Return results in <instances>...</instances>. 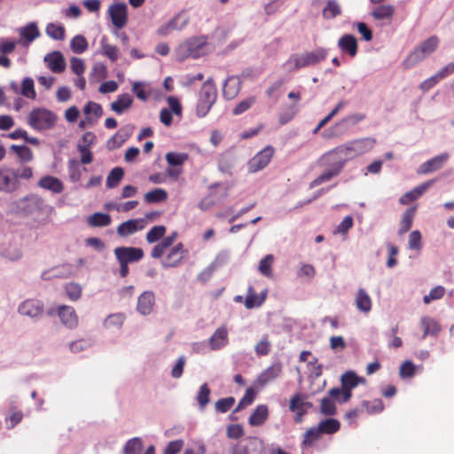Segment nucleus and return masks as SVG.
<instances>
[{"mask_svg": "<svg viewBox=\"0 0 454 454\" xmlns=\"http://www.w3.org/2000/svg\"><path fill=\"white\" fill-rule=\"evenodd\" d=\"M375 144L376 140L372 137L356 139L325 153L323 155V160L329 162L333 156H337L346 159L347 161L348 159H352L371 151Z\"/></svg>", "mask_w": 454, "mask_h": 454, "instance_id": "obj_1", "label": "nucleus"}, {"mask_svg": "<svg viewBox=\"0 0 454 454\" xmlns=\"http://www.w3.org/2000/svg\"><path fill=\"white\" fill-rule=\"evenodd\" d=\"M439 42V38L436 35H432L421 42L403 61V67L404 69H410L422 62L436 51Z\"/></svg>", "mask_w": 454, "mask_h": 454, "instance_id": "obj_2", "label": "nucleus"}, {"mask_svg": "<svg viewBox=\"0 0 454 454\" xmlns=\"http://www.w3.org/2000/svg\"><path fill=\"white\" fill-rule=\"evenodd\" d=\"M120 268V275L125 278L129 274V263L139 262L144 257V251L140 247H118L114 251Z\"/></svg>", "mask_w": 454, "mask_h": 454, "instance_id": "obj_3", "label": "nucleus"}, {"mask_svg": "<svg viewBox=\"0 0 454 454\" xmlns=\"http://www.w3.org/2000/svg\"><path fill=\"white\" fill-rule=\"evenodd\" d=\"M217 98V90L211 79L207 80L199 94V100L196 106V114L199 117L206 116L215 104Z\"/></svg>", "mask_w": 454, "mask_h": 454, "instance_id": "obj_4", "label": "nucleus"}, {"mask_svg": "<svg viewBox=\"0 0 454 454\" xmlns=\"http://www.w3.org/2000/svg\"><path fill=\"white\" fill-rule=\"evenodd\" d=\"M56 121L57 116L51 111L37 108L30 112L27 123L34 129L42 131L54 127Z\"/></svg>", "mask_w": 454, "mask_h": 454, "instance_id": "obj_5", "label": "nucleus"}, {"mask_svg": "<svg viewBox=\"0 0 454 454\" xmlns=\"http://www.w3.org/2000/svg\"><path fill=\"white\" fill-rule=\"evenodd\" d=\"M346 162V159H342L341 157L333 156L331 161L324 160L323 156L319 160V164L321 166H329L330 168L324 171L321 175H319L316 179H314L310 187L318 186L324 183L329 182L333 177L337 176L344 168Z\"/></svg>", "mask_w": 454, "mask_h": 454, "instance_id": "obj_6", "label": "nucleus"}, {"mask_svg": "<svg viewBox=\"0 0 454 454\" xmlns=\"http://www.w3.org/2000/svg\"><path fill=\"white\" fill-rule=\"evenodd\" d=\"M275 153L274 147L267 145L257 153L248 162L250 172L255 173L263 169L270 162Z\"/></svg>", "mask_w": 454, "mask_h": 454, "instance_id": "obj_7", "label": "nucleus"}, {"mask_svg": "<svg viewBox=\"0 0 454 454\" xmlns=\"http://www.w3.org/2000/svg\"><path fill=\"white\" fill-rule=\"evenodd\" d=\"M108 14L117 29L123 28L128 23V8L124 3H115L109 6Z\"/></svg>", "mask_w": 454, "mask_h": 454, "instance_id": "obj_8", "label": "nucleus"}, {"mask_svg": "<svg viewBox=\"0 0 454 454\" xmlns=\"http://www.w3.org/2000/svg\"><path fill=\"white\" fill-rule=\"evenodd\" d=\"M312 406L311 403L305 402V395L301 393H296L291 398L289 403V409L291 411L295 412L294 421L301 423L303 416L307 413L308 409Z\"/></svg>", "mask_w": 454, "mask_h": 454, "instance_id": "obj_9", "label": "nucleus"}, {"mask_svg": "<svg viewBox=\"0 0 454 454\" xmlns=\"http://www.w3.org/2000/svg\"><path fill=\"white\" fill-rule=\"evenodd\" d=\"M207 40L205 37H194L186 41L181 48L188 57L197 59L204 54Z\"/></svg>", "mask_w": 454, "mask_h": 454, "instance_id": "obj_10", "label": "nucleus"}, {"mask_svg": "<svg viewBox=\"0 0 454 454\" xmlns=\"http://www.w3.org/2000/svg\"><path fill=\"white\" fill-rule=\"evenodd\" d=\"M449 158H450V154L447 153L439 154V155L425 161L424 163H422L419 166L418 172L419 174L427 175L431 172L437 171V170L441 169L445 165V163L448 161Z\"/></svg>", "mask_w": 454, "mask_h": 454, "instance_id": "obj_11", "label": "nucleus"}, {"mask_svg": "<svg viewBox=\"0 0 454 454\" xmlns=\"http://www.w3.org/2000/svg\"><path fill=\"white\" fill-rule=\"evenodd\" d=\"M147 223L143 218L129 219L121 223L116 230L120 237H128L135 232L143 230Z\"/></svg>", "mask_w": 454, "mask_h": 454, "instance_id": "obj_12", "label": "nucleus"}, {"mask_svg": "<svg viewBox=\"0 0 454 454\" xmlns=\"http://www.w3.org/2000/svg\"><path fill=\"white\" fill-rule=\"evenodd\" d=\"M11 169H0V191L12 193L19 189L20 182L18 176Z\"/></svg>", "mask_w": 454, "mask_h": 454, "instance_id": "obj_13", "label": "nucleus"}, {"mask_svg": "<svg viewBox=\"0 0 454 454\" xmlns=\"http://www.w3.org/2000/svg\"><path fill=\"white\" fill-rule=\"evenodd\" d=\"M43 311V303L36 299H27L19 306V312L30 317H36L42 315Z\"/></svg>", "mask_w": 454, "mask_h": 454, "instance_id": "obj_14", "label": "nucleus"}, {"mask_svg": "<svg viewBox=\"0 0 454 454\" xmlns=\"http://www.w3.org/2000/svg\"><path fill=\"white\" fill-rule=\"evenodd\" d=\"M57 313L61 323L67 328L73 329L78 325V317L73 307L60 305L58 308Z\"/></svg>", "mask_w": 454, "mask_h": 454, "instance_id": "obj_15", "label": "nucleus"}, {"mask_svg": "<svg viewBox=\"0 0 454 454\" xmlns=\"http://www.w3.org/2000/svg\"><path fill=\"white\" fill-rule=\"evenodd\" d=\"M154 305V293L152 291H145L138 296L137 309L140 314L146 316L152 313Z\"/></svg>", "mask_w": 454, "mask_h": 454, "instance_id": "obj_16", "label": "nucleus"}, {"mask_svg": "<svg viewBox=\"0 0 454 454\" xmlns=\"http://www.w3.org/2000/svg\"><path fill=\"white\" fill-rule=\"evenodd\" d=\"M186 253L182 243H178L170 249L167 254L163 262L164 267H176L179 265L184 259V254Z\"/></svg>", "mask_w": 454, "mask_h": 454, "instance_id": "obj_17", "label": "nucleus"}, {"mask_svg": "<svg viewBox=\"0 0 454 454\" xmlns=\"http://www.w3.org/2000/svg\"><path fill=\"white\" fill-rule=\"evenodd\" d=\"M340 50L354 58L357 54L358 44L356 38L350 34L342 35L338 41Z\"/></svg>", "mask_w": 454, "mask_h": 454, "instance_id": "obj_18", "label": "nucleus"}, {"mask_svg": "<svg viewBox=\"0 0 454 454\" xmlns=\"http://www.w3.org/2000/svg\"><path fill=\"white\" fill-rule=\"evenodd\" d=\"M241 89V82L237 76H230L223 83V95L227 100L238 96Z\"/></svg>", "mask_w": 454, "mask_h": 454, "instance_id": "obj_19", "label": "nucleus"}, {"mask_svg": "<svg viewBox=\"0 0 454 454\" xmlns=\"http://www.w3.org/2000/svg\"><path fill=\"white\" fill-rule=\"evenodd\" d=\"M228 343V331L225 326L217 328L208 340L209 347L212 350H217Z\"/></svg>", "mask_w": 454, "mask_h": 454, "instance_id": "obj_20", "label": "nucleus"}, {"mask_svg": "<svg viewBox=\"0 0 454 454\" xmlns=\"http://www.w3.org/2000/svg\"><path fill=\"white\" fill-rule=\"evenodd\" d=\"M433 180L427 181L423 183L422 184L415 187L414 189L405 192L400 199L399 203L402 205H407L417 199H419L427 189L430 187V185L433 184Z\"/></svg>", "mask_w": 454, "mask_h": 454, "instance_id": "obj_21", "label": "nucleus"}, {"mask_svg": "<svg viewBox=\"0 0 454 454\" xmlns=\"http://www.w3.org/2000/svg\"><path fill=\"white\" fill-rule=\"evenodd\" d=\"M282 372L281 363H275L266 368L257 378L260 385L264 386L277 379Z\"/></svg>", "mask_w": 454, "mask_h": 454, "instance_id": "obj_22", "label": "nucleus"}, {"mask_svg": "<svg viewBox=\"0 0 454 454\" xmlns=\"http://www.w3.org/2000/svg\"><path fill=\"white\" fill-rule=\"evenodd\" d=\"M44 61L47 62L48 67L53 73H62L66 68L64 57L59 51H53L52 53L48 54L44 58Z\"/></svg>", "mask_w": 454, "mask_h": 454, "instance_id": "obj_23", "label": "nucleus"}, {"mask_svg": "<svg viewBox=\"0 0 454 454\" xmlns=\"http://www.w3.org/2000/svg\"><path fill=\"white\" fill-rule=\"evenodd\" d=\"M38 185L54 193H61L64 190L63 183L58 177L52 176H43L39 180Z\"/></svg>", "mask_w": 454, "mask_h": 454, "instance_id": "obj_24", "label": "nucleus"}, {"mask_svg": "<svg viewBox=\"0 0 454 454\" xmlns=\"http://www.w3.org/2000/svg\"><path fill=\"white\" fill-rule=\"evenodd\" d=\"M267 297V290L262 291L260 294H257L253 286H249L247 289V294L245 300V307L247 309H253L254 307H260Z\"/></svg>", "mask_w": 454, "mask_h": 454, "instance_id": "obj_25", "label": "nucleus"}, {"mask_svg": "<svg viewBox=\"0 0 454 454\" xmlns=\"http://www.w3.org/2000/svg\"><path fill=\"white\" fill-rule=\"evenodd\" d=\"M395 11V6L392 4H380L372 11L371 15L376 20L391 21L394 17Z\"/></svg>", "mask_w": 454, "mask_h": 454, "instance_id": "obj_26", "label": "nucleus"}, {"mask_svg": "<svg viewBox=\"0 0 454 454\" xmlns=\"http://www.w3.org/2000/svg\"><path fill=\"white\" fill-rule=\"evenodd\" d=\"M420 326L423 329L422 339H425L427 336H436L441 331V325L439 323L429 317H423L420 319Z\"/></svg>", "mask_w": 454, "mask_h": 454, "instance_id": "obj_27", "label": "nucleus"}, {"mask_svg": "<svg viewBox=\"0 0 454 454\" xmlns=\"http://www.w3.org/2000/svg\"><path fill=\"white\" fill-rule=\"evenodd\" d=\"M132 103L133 98L129 94H121L117 97L116 100L111 104V110L117 114H121L123 112L131 107Z\"/></svg>", "mask_w": 454, "mask_h": 454, "instance_id": "obj_28", "label": "nucleus"}, {"mask_svg": "<svg viewBox=\"0 0 454 454\" xmlns=\"http://www.w3.org/2000/svg\"><path fill=\"white\" fill-rule=\"evenodd\" d=\"M83 113L88 123L92 125L103 114V108L99 104L89 101L83 108Z\"/></svg>", "mask_w": 454, "mask_h": 454, "instance_id": "obj_29", "label": "nucleus"}, {"mask_svg": "<svg viewBox=\"0 0 454 454\" xmlns=\"http://www.w3.org/2000/svg\"><path fill=\"white\" fill-rule=\"evenodd\" d=\"M269 411L267 405H258L250 415L248 422L253 427L262 426L268 419Z\"/></svg>", "mask_w": 454, "mask_h": 454, "instance_id": "obj_30", "label": "nucleus"}, {"mask_svg": "<svg viewBox=\"0 0 454 454\" xmlns=\"http://www.w3.org/2000/svg\"><path fill=\"white\" fill-rule=\"evenodd\" d=\"M101 54L112 62L118 60L120 57V51L116 45L111 44L106 36H103L100 40Z\"/></svg>", "mask_w": 454, "mask_h": 454, "instance_id": "obj_31", "label": "nucleus"}, {"mask_svg": "<svg viewBox=\"0 0 454 454\" xmlns=\"http://www.w3.org/2000/svg\"><path fill=\"white\" fill-rule=\"evenodd\" d=\"M416 211L417 206L411 207L404 211L400 222V228L398 231L399 235H403L406 233L408 231H410L413 223Z\"/></svg>", "mask_w": 454, "mask_h": 454, "instance_id": "obj_32", "label": "nucleus"}, {"mask_svg": "<svg viewBox=\"0 0 454 454\" xmlns=\"http://www.w3.org/2000/svg\"><path fill=\"white\" fill-rule=\"evenodd\" d=\"M340 383L342 388L345 390V395L351 398L352 390L357 387L356 373L351 371L346 372L340 378Z\"/></svg>", "mask_w": 454, "mask_h": 454, "instance_id": "obj_33", "label": "nucleus"}, {"mask_svg": "<svg viewBox=\"0 0 454 454\" xmlns=\"http://www.w3.org/2000/svg\"><path fill=\"white\" fill-rule=\"evenodd\" d=\"M112 223L111 215L106 213L97 212L87 218V223L90 227H106Z\"/></svg>", "mask_w": 454, "mask_h": 454, "instance_id": "obj_34", "label": "nucleus"}, {"mask_svg": "<svg viewBox=\"0 0 454 454\" xmlns=\"http://www.w3.org/2000/svg\"><path fill=\"white\" fill-rule=\"evenodd\" d=\"M355 302L357 309L362 312L368 313L372 309L371 297L363 288L358 289Z\"/></svg>", "mask_w": 454, "mask_h": 454, "instance_id": "obj_35", "label": "nucleus"}, {"mask_svg": "<svg viewBox=\"0 0 454 454\" xmlns=\"http://www.w3.org/2000/svg\"><path fill=\"white\" fill-rule=\"evenodd\" d=\"M317 427L322 434H333L340 430V423L336 419L329 418L321 420Z\"/></svg>", "mask_w": 454, "mask_h": 454, "instance_id": "obj_36", "label": "nucleus"}, {"mask_svg": "<svg viewBox=\"0 0 454 454\" xmlns=\"http://www.w3.org/2000/svg\"><path fill=\"white\" fill-rule=\"evenodd\" d=\"M124 176V170L121 167L114 168L107 176L106 185L113 189L119 185Z\"/></svg>", "mask_w": 454, "mask_h": 454, "instance_id": "obj_37", "label": "nucleus"}, {"mask_svg": "<svg viewBox=\"0 0 454 454\" xmlns=\"http://www.w3.org/2000/svg\"><path fill=\"white\" fill-rule=\"evenodd\" d=\"M304 57L306 66H312L319 63L326 58V51L325 49H317L313 51L305 52Z\"/></svg>", "mask_w": 454, "mask_h": 454, "instance_id": "obj_38", "label": "nucleus"}, {"mask_svg": "<svg viewBox=\"0 0 454 454\" xmlns=\"http://www.w3.org/2000/svg\"><path fill=\"white\" fill-rule=\"evenodd\" d=\"M46 35L58 41H62L66 36V30L63 25L56 23H49L45 28Z\"/></svg>", "mask_w": 454, "mask_h": 454, "instance_id": "obj_39", "label": "nucleus"}, {"mask_svg": "<svg viewBox=\"0 0 454 454\" xmlns=\"http://www.w3.org/2000/svg\"><path fill=\"white\" fill-rule=\"evenodd\" d=\"M20 35L21 38L27 40L28 43H31L39 37L40 31L36 24L31 22L20 30Z\"/></svg>", "mask_w": 454, "mask_h": 454, "instance_id": "obj_40", "label": "nucleus"}, {"mask_svg": "<svg viewBox=\"0 0 454 454\" xmlns=\"http://www.w3.org/2000/svg\"><path fill=\"white\" fill-rule=\"evenodd\" d=\"M361 407L363 411H366L368 414H375L384 410V403L381 399H374L372 401H363Z\"/></svg>", "mask_w": 454, "mask_h": 454, "instance_id": "obj_41", "label": "nucleus"}, {"mask_svg": "<svg viewBox=\"0 0 454 454\" xmlns=\"http://www.w3.org/2000/svg\"><path fill=\"white\" fill-rule=\"evenodd\" d=\"M320 411L325 416H333L336 414L337 409L335 401L329 395L321 399Z\"/></svg>", "mask_w": 454, "mask_h": 454, "instance_id": "obj_42", "label": "nucleus"}, {"mask_svg": "<svg viewBox=\"0 0 454 454\" xmlns=\"http://www.w3.org/2000/svg\"><path fill=\"white\" fill-rule=\"evenodd\" d=\"M11 150L17 154L20 161L22 163L29 162L33 160V152L26 145H12Z\"/></svg>", "mask_w": 454, "mask_h": 454, "instance_id": "obj_43", "label": "nucleus"}, {"mask_svg": "<svg viewBox=\"0 0 454 454\" xmlns=\"http://www.w3.org/2000/svg\"><path fill=\"white\" fill-rule=\"evenodd\" d=\"M70 48L74 53H83L88 49L87 39L82 35L74 36L70 42Z\"/></svg>", "mask_w": 454, "mask_h": 454, "instance_id": "obj_44", "label": "nucleus"}, {"mask_svg": "<svg viewBox=\"0 0 454 454\" xmlns=\"http://www.w3.org/2000/svg\"><path fill=\"white\" fill-rule=\"evenodd\" d=\"M321 435L322 434L318 430L317 427H310L304 433L301 445L303 447L311 446L321 437Z\"/></svg>", "mask_w": 454, "mask_h": 454, "instance_id": "obj_45", "label": "nucleus"}, {"mask_svg": "<svg viewBox=\"0 0 454 454\" xmlns=\"http://www.w3.org/2000/svg\"><path fill=\"white\" fill-rule=\"evenodd\" d=\"M210 388L207 383H204L203 385L200 386V390L197 394V402L201 411H204L206 406L208 404L210 401Z\"/></svg>", "mask_w": 454, "mask_h": 454, "instance_id": "obj_46", "label": "nucleus"}, {"mask_svg": "<svg viewBox=\"0 0 454 454\" xmlns=\"http://www.w3.org/2000/svg\"><path fill=\"white\" fill-rule=\"evenodd\" d=\"M341 13V9L339 4L335 0H330L327 2L325 7L323 10V17L326 20H331Z\"/></svg>", "mask_w": 454, "mask_h": 454, "instance_id": "obj_47", "label": "nucleus"}, {"mask_svg": "<svg viewBox=\"0 0 454 454\" xmlns=\"http://www.w3.org/2000/svg\"><path fill=\"white\" fill-rule=\"evenodd\" d=\"M20 94L29 99L35 98L36 92L35 90L34 80L32 78L26 77L23 79Z\"/></svg>", "mask_w": 454, "mask_h": 454, "instance_id": "obj_48", "label": "nucleus"}, {"mask_svg": "<svg viewBox=\"0 0 454 454\" xmlns=\"http://www.w3.org/2000/svg\"><path fill=\"white\" fill-rule=\"evenodd\" d=\"M168 164L171 167H181L188 159L187 153L170 152L165 156Z\"/></svg>", "mask_w": 454, "mask_h": 454, "instance_id": "obj_49", "label": "nucleus"}, {"mask_svg": "<svg viewBox=\"0 0 454 454\" xmlns=\"http://www.w3.org/2000/svg\"><path fill=\"white\" fill-rule=\"evenodd\" d=\"M168 193L165 190L156 188L145 193V200L147 203H157L165 200Z\"/></svg>", "mask_w": 454, "mask_h": 454, "instance_id": "obj_50", "label": "nucleus"}, {"mask_svg": "<svg viewBox=\"0 0 454 454\" xmlns=\"http://www.w3.org/2000/svg\"><path fill=\"white\" fill-rule=\"evenodd\" d=\"M143 442L140 438L129 440L124 446V454H141Z\"/></svg>", "mask_w": 454, "mask_h": 454, "instance_id": "obj_51", "label": "nucleus"}, {"mask_svg": "<svg viewBox=\"0 0 454 454\" xmlns=\"http://www.w3.org/2000/svg\"><path fill=\"white\" fill-rule=\"evenodd\" d=\"M255 398V392L252 387H249L246 390L245 395L239 402L237 407L234 409L233 412H238L245 407L252 404Z\"/></svg>", "mask_w": 454, "mask_h": 454, "instance_id": "obj_52", "label": "nucleus"}, {"mask_svg": "<svg viewBox=\"0 0 454 454\" xmlns=\"http://www.w3.org/2000/svg\"><path fill=\"white\" fill-rule=\"evenodd\" d=\"M166 233V227L163 225L153 226L146 234L148 243H154L163 238Z\"/></svg>", "mask_w": 454, "mask_h": 454, "instance_id": "obj_53", "label": "nucleus"}, {"mask_svg": "<svg viewBox=\"0 0 454 454\" xmlns=\"http://www.w3.org/2000/svg\"><path fill=\"white\" fill-rule=\"evenodd\" d=\"M274 257L272 254H268L265 257H263L259 263V271L265 277H271L272 276V262H273Z\"/></svg>", "mask_w": 454, "mask_h": 454, "instance_id": "obj_54", "label": "nucleus"}, {"mask_svg": "<svg viewBox=\"0 0 454 454\" xmlns=\"http://www.w3.org/2000/svg\"><path fill=\"white\" fill-rule=\"evenodd\" d=\"M255 97L251 96L244 100H241L232 110L234 115H239L248 110L254 103Z\"/></svg>", "mask_w": 454, "mask_h": 454, "instance_id": "obj_55", "label": "nucleus"}, {"mask_svg": "<svg viewBox=\"0 0 454 454\" xmlns=\"http://www.w3.org/2000/svg\"><path fill=\"white\" fill-rule=\"evenodd\" d=\"M235 403V398L232 396L221 398L215 403V410L218 412L225 413L231 409Z\"/></svg>", "mask_w": 454, "mask_h": 454, "instance_id": "obj_56", "label": "nucleus"}, {"mask_svg": "<svg viewBox=\"0 0 454 454\" xmlns=\"http://www.w3.org/2000/svg\"><path fill=\"white\" fill-rule=\"evenodd\" d=\"M328 395L337 403H345L351 398L345 395V390L340 386V387H333L329 389Z\"/></svg>", "mask_w": 454, "mask_h": 454, "instance_id": "obj_57", "label": "nucleus"}, {"mask_svg": "<svg viewBox=\"0 0 454 454\" xmlns=\"http://www.w3.org/2000/svg\"><path fill=\"white\" fill-rule=\"evenodd\" d=\"M445 294V289L442 286H437L432 288L428 294L423 297V301L425 304H428L433 300H439L443 297Z\"/></svg>", "mask_w": 454, "mask_h": 454, "instance_id": "obj_58", "label": "nucleus"}, {"mask_svg": "<svg viewBox=\"0 0 454 454\" xmlns=\"http://www.w3.org/2000/svg\"><path fill=\"white\" fill-rule=\"evenodd\" d=\"M65 290L71 301H77L82 295V287L78 284L69 283L65 286Z\"/></svg>", "mask_w": 454, "mask_h": 454, "instance_id": "obj_59", "label": "nucleus"}, {"mask_svg": "<svg viewBox=\"0 0 454 454\" xmlns=\"http://www.w3.org/2000/svg\"><path fill=\"white\" fill-rule=\"evenodd\" d=\"M271 344L267 336H264L258 341L254 347V351L257 356H267L270 352Z\"/></svg>", "mask_w": 454, "mask_h": 454, "instance_id": "obj_60", "label": "nucleus"}, {"mask_svg": "<svg viewBox=\"0 0 454 454\" xmlns=\"http://www.w3.org/2000/svg\"><path fill=\"white\" fill-rule=\"evenodd\" d=\"M408 246L410 249L420 250L422 247L421 234L419 231H413L409 235Z\"/></svg>", "mask_w": 454, "mask_h": 454, "instance_id": "obj_61", "label": "nucleus"}, {"mask_svg": "<svg viewBox=\"0 0 454 454\" xmlns=\"http://www.w3.org/2000/svg\"><path fill=\"white\" fill-rule=\"evenodd\" d=\"M256 445H257L256 439L252 440L250 442L249 445L243 446V445L237 444L232 448L231 454H251L250 450H254Z\"/></svg>", "mask_w": 454, "mask_h": 454, "instance_id": "obj_62", "label": "nucleus"}, {"mask_svg": "<svg viewBox=\"0 0 454 454\" xmlns=\"http://www.w3.org/2000/svg\"><path fill=\"white\" fill-rule=\"evenodd\" d=\"M414 373L415 366L412 362L405 361L400 366L399 374L401 378H411L414 375Z\"/></svg>", "mask_w": 454, "mask_h": 454, "instance_id": "obj_63", "label": "nucleus"}, {"mask_svg": "<svg viewBox=\"0 0 454 454\" xmlns=\"http://www.w3.org/2000/svg\"><path fill=\"white\" fill-rule=\"evenodd\" d=\"M184 447V441L179 439L176 441H171L168 443L167 447L164 450L163 454H177L181 451Z\"/></svg>", "mask_w": 454, "mask_h": 454, "instance_id": "obj_64", "label": "nucleus"}]
</instances>
